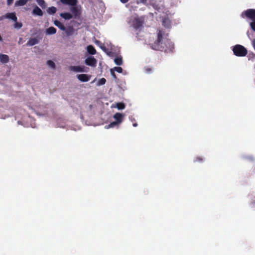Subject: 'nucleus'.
<instances>
[{
	"instance_id": "7",
	"label": "nucleus",
	"mask_w": 255,
	"mask_h": 255,
	"mask_svg": "<svg viewBox=\"0 0 255 255\" xmlns=\"http://www.w3.org/2000/svg\"><path fill=\"white\" fill-rule=\"evenodd\" d=\"M91 76L85 74H79L77 75V78L81 82H88L90 80L91 78Z\"/></svg>"
},
{
	"instance_id": "11",
	"label": "nucleus",
	"mask_w": 255,
	"mask_h": 255,
	"mask_svg": "<svg viewBox=\"0 0 255 255\" xmlns=\"http://www.w3.org/2000/svg\"><path fill=\"white\" fill-rule=\"evenodd\" d=\"M163 26L166 28H169L171 26V21L168 17H164L162 21Z\"/></svg>"
},
{
	"instance_id": "24",
	"label": "nucleus",
	"mask_w": 255,
	"mask_h": 255,
	"mask_svg": "<svg viewBox=\"0 0 255 255\" xmlns=\"http://www.w3.org/2000/svg\"><path fill=\"white\" fill-rule=\"evenodd\" d=\"M100 48L106 52L108 55L111 56L112 54V52L109 51L108 49L104 45H102L100 46Z\"/></svg>"
},
{
	"instance_id": "40",
	"label": "nucleus",
	"mask_w": 255,
	"mask_h": 255,
	"mask_svg": "<svg viewBox=\"0 0 255 255\" xmlns=\"http://www.w3.org/2000/svg\"><path fill=\"white\" fill-rule=\"evenodd\" d=\"M137 126V123H134V124H133V126L134 127H136Z\"/></svg>"
},
{
	"instance_id": "33",
	"label": "nucleus",
	"mask_w": 255,
	"mask_h": 255,
	"mask_svg": "<svg viewBox=\"0 0 255 255\" xmlns=\"http://www.w3.org/2000/svg\"><path fill=\"white\" fill-rule=\"evenodd\" d=\"M250 25L252 29L255 31V21H253L251 22Z\"/></svg>"
},
{
	"instance_id": "10",
	"label": "nucleus",
	"mask_w": 255,
	"mask_h": 255,
	"mask_svg": "<svg viewBox=\"0 0 255 255\" xmlns=\"http://www.w3.org/2000/svg\"><path fill=\"white\" fill-rule=\"evenodd\" d=\"M64 4H67L70 6H75L78 2L77 0H60Z\"/></svg>"
},
{
	"instance_id": "15",
	"label": "nucleus",
	"mask_w": 255,
	"mask_h": 255,
	"mask_svg": "<svg viewBox=\"0 0 255 255\" xmlns=\"http://www.w3.org/2000/svg\"><path fill=\"white\" fill-rule=\"evenodd\" d=\"M70 11L72 13V14L75 16H78L80 14V12L79 9L77 6H71L70 7Z\"/></svg>"
},
{
	"instance_id": "26",
	"label": "nucleus",
	"mask_w": 255,
	"mask_h": 255,
	"mask_svg": "<svg viewBox=\"0 0 255 255\" xmlns=\"http://www.w3.org/2000/svg\"><path fill=\"white\" fill-rule=\"evenodd\" d=\"M36 1L42 8L45 7L46 4L44 0H37Z\"/></svg>"
},
{
	"instance_id": "34",
	"label": "nucleus",
	"mask_w": 255,
	"mask_h": 255,
	"mask_svg": "<svg viewBox=\"0 0 255 255\" xmlns=\"http://www.w3.org/2000/svg\"><path fill=\"white\" fill-rule=\"evenodd\" d=\"M203 160V159L202 157H197L195 161H197V162H202Z\"/></svg>"
},
{
	"instance_id": "16",
	"label": "nucleus",
	"mask_w": 255,
	"mask_h": 255,
	"mask_svg": "<svg viewBox=\"0 0 255 255\" xmlns=\"http://www.w3.org/2000/svg\"><path fill=\"white\" fill-rule=\"evenodd\" d=\"M64 31L67 36H70L73 34L74 32V29L73 27L70 26L67 28L65 27V30Z\"/></svg>"
},
{
	"instance_id": "37",
	"label": "nucleus",
	"mask_w": 255,
	"mask_h": 255,
	"mask_svg": "<svg viewBox=\"0 0 255 255\" xmlns=\"http://www.w3.org/2000/svg\"><path fill=\"white\" fill-rule=\"evenodd\" d=\"M147 0H140V1L142 3H145Z\"/></svg>"
},
{
	"instance_id": "13",
	"label": "nucleus",
	"mask_w": 255,
	"mask_h": 255,
	"mask_svg": "<svg viewBox=\"0 0 255 255\" xmlns=\"http://www.w3.org/2000/svg\"><path fill=\"white\" fill-rule=\"evenodd\" d=\"M38 43V40L36 38H31L27 41V46H33Z\"/></svg>"
},
{
	"instance_id": "31",
	"label": "nucleus",
	"mask_w": 255,
	"mask_h": 255,
	"mask_svg": "<svg viewBox=\"0 0 255 255\" xmlns=\"http://www.w3.org/2000/svg\"><path fill=\"white\" fill-rule=\"evenodd\" d=\"M112 69H114V71H116L117 72L121 73L123 72V69L121 67H115Z\"/></svg>"
},
{
	"instance_id": "18",
	"label": "nucleus",
	"mask_w": 255,
	"mask_h": 255,
	"mask_svg": "<svg viewBox=\"0 0 255 255\" xmlns=\"http://www.w3.org/2000/svg\"><path fill=\"white\" fill-rule=\"evenodd\" d=\"M56 29L53 26H51V27L48 28L47 29H46V33L47 34L52 35V34H54L56 33Z\"/></svg>"
},
{
	"instance_id": "1",
	"label": "nucleus",
	"mask_w": 255,
	"mask_h": 255,
	"mask_svg": "<svg viewBox=\"0 0 255 255\" xmlns=\"http://www.w3.org/2000/svg\"><path fill=\"white\" fill-rule=\"evenodd\" d=\"M163 32L159 30L157 33V39L152 44L151 48L156 50L164 51L165 53L173 52L174 45L173 42L169 39H166L163 41Z\"/></svg>"
},
{
	"instance_id": "30",
	"label": "nucleus",
	"mask_w": 255,
	"mask_h": 255,
	"mask_svg": "<svg viewBox=\"0 0 255 255\" xmlns=\"http://www.w3.org/2000/svg\"><path fill=\"white\" fill-rule=\"evenodd\" d=\"M106 82V80L104 78H102L100 79L98 82V85H103L105 84Z\"/></svg>"
},
{
	"instance_id": "8",
	"label": "nucleus",
	"mask_w": 255,
	"mask_h": 255,
	"mask_svg": "<svg viewBox=\"0 0 255 255\" xmlns=\"http://www.w3.org/2000/svg\"><path fill=\"white\" fill-rule=\"evenodd\" d=\"M113 117L116 122L121 124L123 121L124 115L120 113H116Z\"/></svg>"
},
{
	"instance_id": "28",
	"label": "nucleus",
	"mask_w": 255,
	"mask_h": 255,
	"mask_svg": "<svg viewBox=\"0 0 255 255\" xmlns=\"http://www.w3.org/2000/svg\"><path fill=\"white\" fill-rule=\"evenodd\" d=\"M117 108L119 110H123V109H125V105L123 103H118L117 104Z\"/></svg>"
},
{
	"instance_id": "22",
	"label": "nucleus",
	"mask_w": 255,
	"mask_h": 255,
	"mask_svg": "<svg viewBox=\"0 0 255 255\" xmlns=\"http://www.w3.org/2000/svg\"><path fill=\"white\" fill-rule=\"evenodd\" d=\"M114 62L117 65H121L123 64V59L121 56L117 57L114 59Z\"/></svg>"
},
{
	"instance_id": "3",
	"label": "nucleus",
	"mask_w": 255,
	"mask_h": 255,
	"mask_svg": "<svg viewBox=\"0 0 255 255\" xmlns=\"http://www.w3.org/2000/svg\"><path fill=\"white\" fill-rule=\"evenodd\" d=\"M143 21L140 18H135L132 21L133 27L136 30L142 27Z\"/></svg>"
},
{
	"instance_id": "36",
	"label": "nucleus",
	"mask_w": 255,
	"mask_h": 255,
	"mask_svg": "<svg viewBox=\"0 0 255 255\" xmlns=\"http://www.w3.org/2000/svg\"><path fill=\"white\" fill-rule=\"evenodd\" d=\"M120 1L123 3H126L128 2V0H120Z\"/></svg>"
},
{
	"instance_id": "12",
	"label": "nucleus",
	"mask_w": 255,
	"mask_h": 255,
	"mask_svg": "<svg viewBox=\"0 0 255 255\" xmlns=\"http://www.w3.org/2000/svg\"><path fill=\"white\" fill-rule=\"evenodd\" d=\"M32 12L33 14L40 16H42L43 14V12L41 9L36 5L33 9Z\"/></svg>"
},
{
	"instance_id": "23",
	"label": "nucleus",
	"mask_w": 255,
	"mask_h": 255,
	"mask_svg": "<svg viewBox=\"0 0 255 255\" xmlns=\"http://www.w3.org/2000/svg\"><path fill=\"white\" fill-rule=\"evenodd\" d=\"M56 10L57 9L55 7L51 6L47 9V11L49 14H53L56 12Z\"/></svg>"
},
{
	"instance_id": "6",
	"label": "nucleus",
	"mask_w": 255,
	"mask_h": 255,
	"mask_svg": "<svg viewBox=\"0 0 255 255\" xmlns=\"http://www.w3.org/2000/svg\"><path fill=\"white\" fill-rule=\"evenodd\" d=\"M69 69L71 71L76 72H85L86 70L85 69L84 66H71L69 67Z\"/></svg>"
},
{
	"instance_id": "9",
	"label": "nucleus",
	"mask_w": 255,
	"mask_h": 255,
	"mask_svg": "<svg viewBox=\"0 0 255 255\" xmlns=\"http://www.w3.org/2000/svg\"><path fill=\"white\" fill-rule=\"evenodd\" d=\"M3 16L5 18L10 19L13 21H16L17 19V18L15 15V12H8L6 13L4 15H3Z\"/></svg>"
},
{
	"instance_id": "27",
	"label": "nucleus",
	"mask_w": 255,
	"mask_h": 255,
	"mask_svg": "<svg viewBox=\"0 0 255 255\" xmlns=\"http://www.w3.org/2000/svg\"><path fill=\"white\" fill-rule=\"evenodd\" d=\"M15 23L14 24V27L16 29H20L22 26V23L21 22H18L16 21H15Z\"/></svg>"
},
{
	"instance_id": "20",
	"label": "nucleus",
	"mask_w": 255,
	"mask_h": 255,
	"mask_svg": "<svg viewBox=\"0 0 255 255\" xmlns=\"http://www.w3.org/2000/svg\"><path fill=\"white\" fill-rule=\"evenodd\" d=\"M54 24L57 26L60 30H65V27L64 25L60 21H59L57 20H55L54 21Z\"/></svg>"
},
{
	"instance_id": "32",
	"label": "nucleus",
	"mask_w": 255,
	"mask_h": 255,
	"mask_svg": "<svg viewBox=\"0 0 255 255\" xmlns=\"http://www.w3.org/2000/svg\"><path fill=\"white\" fill-rule=\"evenodd\" d=\"M110 72H111V74L113 77V78L115 79H117V76L115 73V71H114V69H111L110 70Z\"/></svg>"
},
{
	"instance_id": "39",
	"label": "nucleus",
	"mask_w": 255,
	"mask_h": 255,
	"mask_svg": "<svg viewBox=\"0 0 255 255\" xmlns=\"http://www.w3.org/2000/svg\"><path fill=\"white\" fill-rule=\"evenodd\" d=\"M4 18H5L2 15V16L0 17V20H2Z\"/></svg>"
},
{
	"instance_id": "4",
	"label": "nucleus",
	"mask_w": 255,
	"mask_h": 255,
	"mask_svg": "<svg viewBox=\"0 0 255 255\" xmlns=\"http://www.w3.org/2000/svg\"><path fill=\"white\" fill-rule=\"evenodd\" d=\"M97 62V60L93 56H89L85 60V64L91 67H96Z\"/></svg>"
},
{
	"instance_id": "29",
	"label": "nucleus",
	"mask_w": 255,
	"mask_h": 255,
	"mask_svg": "<svg viewBox=\"0 0 255 255\" xmlns=\"http://www.w3.org/2000/svg\"><path fill=\"white\" fill-rule=\"evenodd\" d=\"M47 64L48 65V66L52 68L53 69H54L55 67V64L54 62L51 60H48L47 62Z\"/></svg>"
},
{
	"instance_id": "14",
	"label": "nucleus",
	"mask_w": 255,
	"mask_h": 255,
	"mask_svg": "<svg viewBox=\"0 0 255 255\" xmlns=\"http://www.w3.org/2000/svg\"><path fill=\"white\" fill-rule=\"evenodd\" d=\"M0 61L2 63H6L9 61V57L6 54H0Z\"/></svg>"
},
{
	"instance_id": "17",
	"label": "nucleus",
	"mask_w": 255,
	"mask_h": 255,
	"mask_svg": "<svg viewBox=\"0 0 255 255\" xmlns=\"http://www.w3.org/2000/svg\"><path fill=\"white\" fill-rule=\"evenodd\" d=\"M60 15L66 20H69L72 18V15L69 12L61 13Z\"/></svg>"
},
{
	"instance_id": "25",
	"label": "nucleus",
	"mask_w": 255,
	"mask_h": 255,
	"mask_svg": "<svg viewBox=\"0 0 255 255\" xmlns=\"http://www.w3.org/2000/svg\"><path fill=\"white\" fill-rule=\"evenodd\" d=\"M120 124H119L116 121L114 122H113L111 123L108 126H107V128H114L116 126H119Z\"/></svg>"
},
{
	"instance_id": "21",
	"label": "nucleus",
	"mask_w": 255,
	"mask_h": 255,
	"mask_svg": "<svg viewBox=\"0 0 255 255\" xmlns=\"http://www.w3.org/2000/svg\"><path fill=\"white\" fill-rule=\"evenodd\" d=\"M28 1V0H19L16 1L15 3V5L16 6H23L25 5L27 2Z\"/></svg>"
},
{
	"instance_id": "5",
	"label": "nucleus",
	"mask_w": 255,
	"mask_h": 255,
	"mask_svg": "<svg viewBox=\"0 0 255 255\" xmlns=\"http://www.w3.org/2000/svg\"><path fill=\"white\" fill-rule=\"evenodd\" d=\"M245 16L252 19L253 21H255V9H249L244 12Z\"/></svg>"
},
{
	"instance_id": "35",
	"label": "nucleus",
	"mask_w": 255,
	"mask_h": 255,
	"mask_svg": "<svg viewBox=\"0 0 255 255\" xmlns=\"http://www.w3.org/2000/svg\"><path fill=\"white\" fill-rule=\"evenodd\" d=\"M13 2V0H7V4L10 5Z\"/></svg>"
},
{
	"instance_id": "38",
	"label": "nucleus",
	"mask_w": 255,
	"mask_h": 255,
	"mask_svg": "<svg viewBox=\"0 0 255 255\" xmlns=\"http://www.w3.org/2000/svg\"><path fill=\"white\" fill-rule=\"evenodd\" d=\"M151 70V69H150V68H147V69H146V72H149Z\"/></svg>"
},
{
	"instance_id": "19",
	"label": "nucleus",
	"mask_w": 255,
	"mask_h": 255,
	"mask_svg": "<svg viewBox=\"0 0 255 255\" xmlns=\"http://www.w3.org/2000/svg\"><path fill=\"white\" fill-rule=\"evenodd\" d=\"M87 50L88 52L91 55H94L96 53V50L92 45L88 46L87 47Z\"/></svg>"
},
{
	"instance_id": "2",
	"label": "nucleus",
	"mask_w": 255,
	"mask_h": 255,
	"mask_svg": "<svg viewBox=\"0 0 255 255\" xmlns=\"http://www.w3.org/2000/svg\"><path fill=\"white\" fill-rule=\"evenodd\" d=\"M233 51L234 54L238 57L245 56L248 53L246 48L240 44L236 45L233 49Z\"/></svg>"
}]
</instances>
